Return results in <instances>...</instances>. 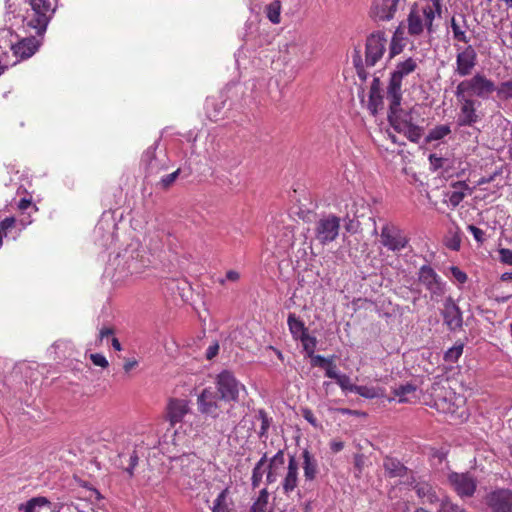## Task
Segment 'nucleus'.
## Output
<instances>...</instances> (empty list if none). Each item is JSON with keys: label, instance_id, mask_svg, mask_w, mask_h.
I'll return each instance as SVG.
<instances>
[{"label": "nucleus", "instance_id": "32", "mask_svg": "<svg viewBox=\"0 0 512 512\" xmlns=\"http://www.w3.org/2000/svg\"><path fill=\"white\" fill-rule=\"evenodd\" d=\"M267 461L268 458L267 454L265 453L253 468L251 477V484L253 488H257L260 485L264 474V466L266 465Z\"/></svg>", "mask_w": 512, "mask_h": 512}, {"label": "nucleus", "instance_id": "40", "mask_svg": "<svg viewBox=\"0 0 512 512\" xmlns=\"http://www.w3.org/2000/svg\"><path fill=\"white\" fill-rule=\"evenodd\" d=\"M298 340L301 341L304 351L307 356H312L315 353V349L317 346V339L314 336H311L308 332L300 337Z\"/></svg>", "mask_w": 512, "mask_h": 512}, {"label": "nucleus", "instance_id": "9", "mask_svg": "<svg viewBox=\"0 0 512 512\" xmlns=\"http://www.w3.org/2000/svg\"><path fill=\"white\" fill-rule=\"evenodd\" d=\"M410 238L404 229L394 223H386L381 228L380 242L391 252H400L409 244Z\"/></svg>", "mask_w": 512, "mask_h": 512}, {"label": "nucleus", "instance_id": "24", "mask_svg": "<svg viewBox=\"0 0 512 512\" xmlns=\"http://www.w3.org/2000/svg\"><path fill=\"white\" fill-rule=\"evenodd\" d=\"M407 44V38L405 37L404 30L401 26H398L394 31L392 38L389 43L388 56L389 59L394 58L403 52Z\"/></svg>", "mask_w": 512, "mask_h": 512}, {"label": "nucleus", "instance_id": "26", "mask_svg": "<svg viewBox=\"0 0 512 512\" xmlns=\"http://www.w3.org/2000/svg\"><path fill=\"white\" fill-rule=\"evenodd\" d=\"M233 501L230 498V488L223 489L213 502L212 512H232Z\"/></svg>", "mask_w": 512, "mask_h": 512}, {"label": "nucleus", "instance_id": "29", "mask_svg": "<svg viewBox=\"0 0 512 512\" xmlns=\"http://www.w3.org/2000/svg\"><path fill=\"white\" fill-rule=\"evenodd\" d=\"M287 324L294 340H298L300 337H302L304 334L308 332V329L305 327L304 322L294 313H290L288 315Z\"/></svg>", "mask_w": 512, "mask_h": 512}, {"label": "nucleus", "instance_id": "11", "mask_svg": "<svg viewBox=\"0 0 512 512\" xmlns=\"http://www.w3.org/2000/svg\"><path fill=\"white\" fill-rule=\"evenodd\" d=\"M448 483L453 491L462 499L474 496L477 489V479L469 472H451Z\"/></svg>", "mask_w": 512, "mask_h": 512}, {"label": "nucleus", "instance_id": "13", "mask_svg": "<svg viewBox=\"0 0 512 512\" xmlns=\"http://www.w3.org/2000/svg\"><path fill=\"white\" fill-rule=\"evenodd\" d=\"M400 0H372L368 15L375 23L391 21L398 11Z\"/></svg>", "mask_w": 512, "mask_h": 512}, {"label": "nucleus", "instance_id": "48", "mask_svg": "<svg viewBox=\"0 0 512 512\" xmlns=\"http://www.w3.org/2000/svg\"><path fill=\"white\" fill-rule=\"evenodd\" d=\"M90 360L95 366H99L101 368H107L109 366V362L106 357L101 353H93L89 356Z\"/></svg>", "mask_w": 512, "mask_h": 512}, {"label": "nucleus", "instance_id": "22", "mask_svg": "<svg viewBox=\"0 0 512 512\" xmlns=\"http://www.w3.org/2000/svg\"><path fill=\"white\" fill-rule=\"evenodd\" d=\"M302 468L306 482L314 481L319 473L318 461L315 456L308 450L304 449L302 454Z\"/></svg>", "mask_w": 512, "mask_h": 512}, {"label": "nucleus", "instance_id": "33", "mask_svg": "<svg viewBox=\"0 0 512 512\" xmlns=\"http://www.w3.org/2000/svg\"><path fill=\"white\" fill-rule=\"evenodd\" d=\"M451 133L450 126L447 124L436 125L432 129H430L428 135L426 136V142H432L437 140H442L446 136Z\"/></svg>", "mask_w": 512, "mask_h": 512}, {"label": "nucleus", "instance_id": "41", "mask_svg": "<svg viewBox=\"0 0 512 512\" xmlns=\"http://www.w3.org/2000/svg\"><path fill=\"white\" fill-rule=\"evenodd\" d=\"M156 160V147L151 146L146 149V151L142 155V161L146 164L147 169L150 172H153L156 168V164L154 163Z\"/></svg>", "mask_w": 512, "mask_h": 512}, {"label": "nucleus", "instance_id": "15", "mask_svg": "<svg viewBox=\"0 0 512 512\" xmlns=\"http://www.w3.org/2000/svg\"><path fill=\"white\" fill-rule=\"evenodd\" d=\"M477 65V53L471 45L464 48H457L456 55V68L455 72L461 76L466 77L470 75Z\"/></svg>", "mask_w": 512, "mask_h": 512}, {"label": "nucleus", "instance_id": "17", "mask_svg": "<svg viewBox=\"0 0 512 512\" xmlns=\"http://www.w3.org/2000/svg\"><path fill=\"white\" fill-rule=\"evenodd\" d=\"M54 13L50 0H34V29L42 36Z\"/></svg>", "mask_w": 512, "mask_h": 512}, {"label": "nucleus", "instance_id": "54", "mask_svg": "<svg viewBox=\"0 0 512 512\" xmlns=\"http://www.w3.org/2000/svg\"><path fill=\"white\" fill-rule=\"evenodd\" d=\"M139 457L137 455L136 451H133V453L130 456L129 459V466L126 468V472L129 474L130 477L134 475V468L138 465Z\"/></svg>", "mask_w": 512, "mask_h": 512}, {"label": "nucleus", "instance_id": "21", "mask_svg": "<svg viewBox=\"0 0 512 512\" xmlns=\"http://www.w3.org/2000/svg\"><path fill=\"white\" fill-rule=\"evenodd\" d=\"M413 489L423 504H435L440 500L436 488L426 481L417 482Z\"/></svg>", "mask_w": 512, "mask_h": 512}, {"label": "nucleus", "instance_id": "51", "mask_svg": "<svg viewBox=\"0 0 512 512\" xmlns=\"http://www.w3.org/2000/svg\"><path fill=\"white\" fill-rule=\"evenodd\" d=\"M325 369V376L331 379L336 380L337 377L340 375L337 372V366L333 361V358L330 360V362L326 365Z\"/></svg>", "mask_w": 512, "mask_h": 512}, {"label": "nucleus", "instance_id": "37", "mask_svg": "<svg viewBox=\"0 0 512 512\" xmlns=\"http://www.w3.org/2000/svg\"><path fill=\"white\" fill-rule=\"evenodd\" d=\"M34 512H59L57 505L45 497H34Z\"/></svg>", "mask_w": 512, "mask_h": 512}, {"label": "nucleus", "instance_id": "8", "mask_svg": "<svg viewBox=\"0 0 512 512\" xmlns=\"http://www.w3.org/2000/svg\"><path fill=\"white\" fill-rule=\"evenodd\" d=\"M215 384V391L225 402H238L240 391L245 390V386L228 370H224L217 375Z\"/></svg>", "mask_w": 512, "mask_h": 512}, {"label": "nucleus", "instance_id": "1", "mask_svg": "<svg viewBox=\"0 0 512 512\" xmlns=\"http://www.w3.org/2000/svg\"><path fill=\"white\" fill-rule=\"evenodd\" d=\"M389 102L388 120L390 125L398 133L404 134L411 142L418 143L423 136L424 129L420 125L424 120L421 117L420 107L417 105L409 110L401 108L402 99L398 104H394L393 99H387Z\"/></svg>", "mask_w": 512, "mask_h": 512}, {"label": "nucleus", "instance_id": "55", "mask_svg": "<svg viewBox=\"0 0 512 512\" xmlns=\"http://www.w3.org/2000/svg\"><path fill=\"white\" fill-rule=\"evenodd\" d=\"M499 256H500L501 262L508 264V265H512V250L507 249V248H501L499 250Z\"/></svg>", "mask_w": 512, "mask_h": 512}, {"label": "nucleus", "instance_id": "45", "mask_svg": "<svg viewBox=\"0 0 512 512\" xmlns=\"http://www.w3.org/2000/svg\"><path fill=\"white\" fill-rule=\"evenodd\" d=\"M354 393H356L364 398H367V399H373L378 396V393L374 387L363 386V385H361V386L356 385V388H354Z\"/></svg>", "mask_w": 512, "mask_h": 512}, {"label": "nucleus", "instance_id": "62", "mask_svg": "<svg viewBox=\"0 0 512 512\" xmlns=\"http://www.w3.org/2000/svg\"><path fill=\"white\" fill-rule=\"evenodd\" d=\"M30 204H31L30 198H22L18 203V208L20 210H25L30 206Z\"/></svg>", "mask_w": 512, "mask_h": 512}, {"label": "nucleus", "instance_id": "7", "mask_svg": "<svg viewBox=\"0 0 512 512\" xmlns=\"http://www.w3.org/2000/svg\"><path fill=\"white\" fill-rule=\"evenodd\" d=\"M455 97L459 105L457 125L459 127H472L481 120L478 108L481 102L475 98L467 97L455 90Z\"/></svg>", "mask_w": 512, "mask_h": 512}, {"label": "nucleus", "instance_id": "34", "mask_svg": "<svg viewBox=\"0 0 512 512\" xmlns=\"http://www.w3.org/2000/svg\"><path fill=\"white\" fill-rule=\"evenodd\" d=\"M428 160L430 164V169L434 172L438 170L448 172L449 168L451 167L450 159L438 156L437 154H430Z\"/></svg>", "mask_w": 512, "mask_h": 512}, {"label": "nucleus", "instance_id": "53", "mask_svg": "<svg viewBox=\"0 0 512 512\" xmlns=\"http://www.w3.org/2000/svg\"><path fill=\"white\" fill-rule=\"evenodd\" d=\"M15 225V218L13 217H7L4 220L0 222V232L1 234L4 233V235H7V231L11 228H13Z\"/></svg>", "mask_w": 512, "mask_h": 512}, {"label": "nucleus", "instance_id": "18", "mask_svg": "<svg viewBox=\"0 0 512 512\" xmlns=\"http://www.w3.org/2000/svg\"><path fill=\"white\" fill-rule=\"evenodd\" d=\"M299 483V463L294 455L288 460L286 472L281 480V488L286 496H290L298 487Z\"/></svg>", "mask_w": 512, "mask_h": 512}, {"label": "nucleus", "instance_id": "23", "mask_svg": "<svg viewBox=\"0 0 512 512\" xmlns=\"http://www.w3.org/2000/svg\"><path fill=\"white\" fill-rule=\"evenodd\" d=\"M451 29L453 32V38L456 41L469 43L470 38L467 35L468 24L466 16L462 13L451 18Z\"/></svg>", "mask_w": 512, "mask_h": 512}, {"label": "nucleus", "instance_id": "59", "mask_svg": "<svg viewBox=\"0 0 512 512\" xmlns=\"http://www.w3.org/2000/svg\"><path fill=\"white\" fill-rule=\"evenodd\" d=\"M114 334V329L111 327H104L99 332V339L102 341L105 337H108L110 335Z\"/></svg>", "mask_w": 512, "mask_h": 512}, {"label": "nucleus", "instance_id": "44", "mask_svg": "<svg viewBox=\"0 0 512 512\" xmlns=\"http://www.w3.org/2000/svg\"><path fill=\"white\" fill-rule=\"evenodd\" d=\"M367 462H368V458L364 454L357 453L354 455V467L357 471L355 476L357 478L361 477V474H362L364 468L367 466Z\"/></svg>", "mask_w": 512, "mask_h": 512}, {"label": "nucleus", "instance_id": "6", "mask_svg": "<svg viewBox=\"0 0 512 512\" xmlns=\"http://www.w3.org/2000/svg\"><path fill=\"white\" fill-rule=\"evenodd\" d=\"M417 276L419 284L428 291L432 301L438 302L445 295L446 283L430 265L421 266Z\"/></svg>", "mask_w": 512, "mask_h": 512}, {"label": "nucleus", "instance_id": "5", "mask_svg": "<svg viewBox=\"0 0 512 512\" xmlns=\"http://www.w3.org/2000/svg\"><path fill=\"white\" fill-rule=\"evenodd\" d=\"M418 68V60L408 57L396 64L395 69L391 72L389 83L386 89V99H393L394 104H398V100L402 99L403 80L416 71Z\"/></svg>", "mask_w": 512, "mask_h": 512}, {"label": "nucleus", "instance_id": "10", "mask_svg": "<svg viewBox=\"0 0 512 512\" xmlns=\"http://www.w3.org/2000/svg\"><path fill=\"white\" fill-rule=\"evenodd\" d=\"M340 218L334 214L324 215L315 222V239L322 245L335 241L340 232Z\"/></svg>", "mask_w": 512, "mask_h": 512}, {"label": "nucleus", "instance_id": "42", "mask_svg": "<svg viewBox=\"0 0 512 512\" xmlns=\"http://www.w3.org/2000/svg\"><path fill=\"white\" fill-rule=\"evenodd\" d=\"M463 353V344L455 345L448 349L444 355V359L447 362L455 363L458 361Z\"/></svg>", "mask_w": 512, "mask_h": 512}, {"label": "nucleus", "instance_id": "30", "mask_svg": "<svg viewBox=\"0 0 512 512\" xmlns=\"http://www.w3.org/2000/svg\"><path fill=\"white\" fill-rule=\"evenodd\" d=\"M452 188L454 190L448 194V199L449 203L456 207L463 201L466 195L465 191L469 190V186L464 181H458L452 184Z\"/></svg>", "mask_w": 512, "mask_h": 512}, {"label": "nucleus", "instance_id": "61", "mask_svg": "<svg viewBox=\"0 0 512 512\" xmlns=\"http://www.w3.org/2000/svg\"><path fill=\"white\" fill-rule=\"evenodd\" d=\"M239 278H240V274L235 270H229L226 273V279L229 281L235 282V281H238Z\"/></svg>", "mask_w": 512, "mask_h": 512}, {"label": "nucleus", "instance_id": "20", "mask_svg": "<svg viewBox=\"0 0 512 512\" xmlns=\"http://www.w3.org/2000/svg\"><path fill=\"white\" fill-rule=\"evenodd\" d=\"M383 94L381 81L379 77H374L370 86L368 109L373 115H376L383 108Z\"/></svg>", "mask_w": 512, "mask_h": 512}, {"label": "nucleus", "instance_id": "56", "mask_svg": "<svg viewBox=\"0 0 512 512\" xmlns=\"http://www.w3.org/2000/svg\"><path fill=\"white\" fill-rule=\"evenodd\" d=\"M302 416L303 418L309 422L312 426L314 427H317L318 426V423H317V418L315 417L314 413L312 412V410L308 409V408H304L302 409Z\"/></svg>", "mask_w": 512, "mask_h": 512}, {"label": "nucleus", "instance_id": "12", "mask_svg": "<svg viewBox=\"0 0 512 512\" xmlns=\"http://www.w3.org/2000/svg\"><path fill=\"white\" fill-rule=\"evenodd\" d=\"M221 398L218 392L212 387L204 388L197 397L198 411L212 419H217L221 413L219 401Z\"/></svg>", "mask_w": 512, "mask_h": 512}, {"label": "nucleus", "instance_id": "35", "mask_svg": "<svg viewBox=\"0 0 512 512\" xmlns=\"http://www.w3.org/2000/svg\"><path fill=\"white\" fill-rule=\"evenodd\" d=\"M282 4L279 0H275L268 4L265 8L267 18L273 24H279L281 21Z\"/></svg>", "mask_w": 512, "mask_h": 512}, {"label": "nucleus", "instance_id": "57", "mask_svg": "<svg viewBox=\"0 0 512 512\" xmlns=\"http://www.w3.org/2000/svg\"><path fill=\"white\" fill-rule=\"evenodd\" d=\"M218 351H219V345L217 343L210 345L206 351V358L208 360H211L218 354Z\"/></svg>", "mask_w": 512, "mask_h": 512}, {"label": "nucleus", "instance_id": "2", "mask_svg": "<svg viewBox=\"0 0 512 512\" xmlns=\"http://www.w3.org/2000/svg\"><path fill=\"white\" fill-rule=\"evenodd\" d=\"M388 39L386 33L382 30L373 31L366 37L364 61L358 55L354 57L353 62L357 76L363 82L368 78V67H374L387 51Z\"/></svg>", "mask_w": 512, "mask_h": 512}, {"label": "nucleus", "instance_id": "50", "mask_svg": "<svg viewBox=\"0 0 512 512\" xmlns=\"http://www.w3.org/2000/svg\"><path fill=\"white\" fill-rule=\"evenodd\" d=\"M468 231L473 235L474 239L482 244L485 240V233L482 229L476 227L475 225H469L467 227Z\"/></svg>", "mask_w": 512, "mask_h": 512}, {"label": "nucleus", "instance_id": "25", "mask_svg": "<svg viewBox=\"0 0 512 512\" xmlns=\"http://www.w3.org/2000/svg\"><path fill=\"white\" fill-rule=\"evenodd\" d=\"M383 468L390 478L403 477L407 472V468L398 459L392 457H385Z\"/></svg>", "mask_w": 512, "mask_h": 512}, {"label": "nucleus", "instance_id": "46", "mask_svg": "<svg viewBox=\"0 0 512 512\" xmlns=\"http://www.w3.org/2000/svg\"><path fill=\"white\" fill-rule=\"evenodd\" d=\"M438 512H465V510L446 498L441 501Z\"/></svg>", "mask_w": 512, "mask_h": 512}, {"label": "nucleus", "instance_id": "58", "mask_svg": "<svg viewBox=\"0 0 512 512\" xmlns=\"http://www.w3.org/2000/svg\"><path fill=\"white\" fill-rule=\"evenodd\" d=\"M138 365V361L136 359H127L124 362L123 369L126 373L130 372Z\"/></svg>", "mask_w": 512, "mask_h": 512}, {"label": "nucleus", "instance_id": "16", "mask_svg": "<svg viewBox=\"0 0 512 512\" xmlns=\"http://www.w3.org/2000/svg\"><path fill=\"white\" fill-rule=\"evenodd\" d=\"M486 504L491 512H512V491L496 489L486 496Z\"/></svg>", "mask_w": 512, "mask_h": 512}, {"label": "nucleus", "instance_id": "43", "mask_svg": "<svg viewBox=\"0 0 512 512\" xmlns=\"http://www.w3.org/2000/svg\"><path fill=\"white\" fill-rule=\"evenodd\" d=\"M344 392H354L356 385L351 382V379L346 374H340L335 380Z\"/></svg>", "mask_w": 512, "mask_h": 512}, {"label": "nucleus", "instance_id": "36", "mask_svg": "<svg viewBox=\"0 0 512 512\" xmlns=\"http://www.w3.org/2000/svg\"><path fill=\"white\" fill-rule=\"evenodd\" d=\"M269 500V492L267 488L260 490L258 497L250 507L249 512H266Z\"/></svg>", "mask_w": 512, "mask_h": 512}, {"label": "nucleus", "instance_id": "47", "mask_svg": "<svg viewBox=\"0 0 512 512\" xmlns=\"http://www.w3.org/2000/svg\"><path fill=\"white\" fill-rule=\"evenodd\" d=\"M179 174H180V169H177L174 172L162 177L159 181V185L164 190H167L168 188H170L173 185V183L178 178Z\"/></svg>", "mask_w": 512, "mask_h": 512}, {"label": "nucleus", "instance_id": "49", "mask_svg": "<svg viewBox=\"0 0 512 512\" xmlns=\"http://www.w3.org/2000/svg\"><path fill=\"white\" fill-rule=\"evenodd\" d=\"M309 357L311 358L312 366H314V367H321V368H325L326 365L332 359V357L331 358H325L324 356L315 355L314 353H313L312 356H309Z\"/></svg>", "mask_w": 512, "mask_h": 512}, {"label": "nucleus", "instance_id": "39", "mask_svg": "<svg viewBox=\"0 0 512 512\" xmlns=\"http://www.w3.org/2000/svg\"><path fill=\"white\" fill-rule=\"evenodd\" d=\"M257 418L261 421L260 430L258 435L260 438L267 437L268 430L272 423V418L268 416L264 409H260L257 412Z\"/></svg>", "mask_w": 512, "mask_h": 512}, {"label": "nucleus", "instance_id": "19", "mask_svg": "<svg viewBox=\"0 0 512 512\" xmlns=\"http://www.w3.org/2000/svg\"><path fill=\"white\" fill-rule=\"evenodd\" d=\"M441 314L449 330L456 331L462 327V312L451 297L445 300Z\"/></svg>", "mask_w": 512, "mask_h": 512}, {"label": "nucleus", "instance_id": "38", "mask_svg": "<svg viewBox=\"0 0 512 512\" xmlns=\"http://www.w3.org/2000/svg\"><path fill=\"white\" fill-rule=\"evenodd\" d=\"M497 97L502 101H508L512 99V79L503 81L496 85L495 92Z\"/></svg>", "mask_w": 512, "mask_h": 512}, {"label": "nucleus", "instance_id": "63", "mask_svg": "<svg viewBox=\"0 0 512 512\" xmlns=\"http://www.w3.org/2000/svg\"><path fill=\"white\" fill-rule=\"evenodd\" d=\"M19 510H23L24 512H32V499L26 501L24 504H21L19 506Z\"/></svg>", "mask_w": 512, "mask_h": 512}, {"label": "nucleus", "instance_id": "60", "mask_svg": "<svg viewBox=\"0 0 512 512\" xmlns=\"http://www.w3.org/2000/svg\"><path fill=\"white\" fill-rule=\"evenodd\" d=\"M344 448V443L342 441H332L330 443V449L334 453L340 452Z\"/></svg>", "mask_w": 512, "mask_h": 512}, {"label": "nucleus", "instance_id": "64", "mask_svg": "<svg viewBox=\"0 0 512 512\" xmlns=\"http://www.w3.org/2000/svg\"><path fill=\"white\" fill-rule=\"evenodd\" d=\"M111 345L112 347L116 350V351H121L122 350V345L121 343L119 342V340L116 338V337H113L111 339Z\"/></svg>", "mask_w": 512, "mask_h": 512}, {"label": "nucleus", "instance_id": "27", "mask_svg": "<svg viewBox=\"0 0 512 512\" xmlns=\"http://www.w3.org/2000/svg\"><path fill=\"white\" fill-rule=\"evenodd\" d=\"M285 464V457L283 450H279L271 459L268 465L266 481L272 484L277 480V471Z\"/></svg>", "mask_w": 512, "mask_h": 512}, {"label": "nucleus", "instance_id": "52", "mask_svg": "<svg viewBox=\"0 0 512 512\" xmlns=\"http://www.w3.org/2000/svg\"><path fill=\"white\" fill-rule=\"evenodd\" d=\"M450 271H451V274L452 276L455 278V280L457 282H459L460 284H463L467 281V275L465 272H463L461 269H459L458 267L456 266H452L450 268Z\"/></svg>", "mask_w": 512, "mask_h": 512}, {"label": "nucleus", "instance_id": "28", "mask_svg": "<svg viewBox=\"0 0 512 512\" xmlns=\"http://www.w3.org/2000/svg\"><path fill=\"white\" fill-rule=\"evenodd\" d=\"M416 386L410 383L401 385L394 390L395 397H398L400 403H412L417 399Z\"/></svg>", "mask_w": 512, "mask_h": 512}, {"label": "nucleus", "instance_id": "4", "mask_svg": "<svg viewBox=\"0 0 512 512\" xmlns=\"http://www.w3.org/2000/svg\"><path fill=\"white\" fill-rule=\"evenodd\" d=\"M456 91L475 99H488L496 90V83L483 73H476L472 77L458 83Z\"/></svg>", "mask_w": 512, "mask_h": 512}, {"label": "nucleus", "instance_id": "3", "mask_svg": "<svg viewBox=\"0 0 512 512\" xmlns=\"http://www.w3.org/2000/svg\"><path fill=\"white\" fill-rule=\"evenodd\" d=\"M423 5L414 4L407 17L408 34L412 37L420 36L426 29L428 34L434 32L433 21L436 14L441 13L440 0H431Z\"/></svg>", "mask_w": 512, "mask_h": 512}, {"label": "nucleus", "instance_id": "31", "mask_svg": "<svg viewBox=\"0 0 512 512\" xmlns=\"http://www.w3.org/2000/svg\"><path fill=\"white\" fill-rule=\"evenodd\" d=\"M13 54L18 60L27 59L32 55V39L24 38L11 46Z\"/></svg>", "mask_w": 512, "mask_h": 512}, {"label": "nucleus", "instance_id": "14", "mask_svg": "<svg viewBox=\"0 0 512 512\" xmlns=\"http://www.w3.org/2000/svg\"><path fill=\"white\" fill-rule=\"evenodd\" d=\"M190 401L184 398H169L165 407V419L171 427L183 421L190 412Z\"/></svg>", "mask_w": 512, "mask_h": 512}]
</instances>
